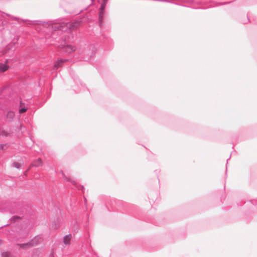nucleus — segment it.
I'll list each match as a JSON object with an SVG mask.
<instances>
[{"instance_id": "1", "label": "nucleus", "mask_w": 257, "mask_h": 257, "mask_svg": "<svg viewBox=\"0 0 257 257\" xmlns=\"http://www.w3.org/2000/svg\"><path fill=\"white\" fill-rule=\"evenodd\" d=\"M83 23V19H78L74 20L68 25L67 20L63 19L61 20H56L55 21H51L49 22H44L41 21H35V24L49 25L51 27V29L54 31L61 30L65 31L69 27L70 30H73L78 28Z\"/></svg>"}, {"instance_id": "2", "label": "nucleus", "mask_w": 257, "mask_h": 257, "mask_svg": "<svg viewBox=\"0 0 257 257\" xmlns=\"http://www.w3.org/2000/svg\"><path fill=\"white\" fill-rule=\"evenodd\" d=\"M108 0H102V2L100 5V7L99 8V26L100 28L102 27L104 13L106 5L108 2Z\"/></svg>"}, {"instance_id": "3", "label": "nucleus", "mask_w": 257, "mask_h": 257, "mask_svg": "<svg viewBox=\"0 0 257 257\" xmlns=\"http://www.w3.org/2000/svg\"><path fill=\"white\" fill-rule=\"evenodd\" d=\"M42 240V238L40 235H37L34 237L29 242L32 247L38 245Z\"/></svg>"}, {"instance_id": "4", "label": "nucleus", "mask_w": 257, "mask_h": 257, "mask_svg": "<svg viewBox=\"0 0 257 257\" xmlns=\"http://www.w3.org/2000/svg\"><path fill=\"white\" fill-rule=\"evenodd\" d=\"M76 50V48L71 45H64L62 46V51L67 53L70 54Z\"/></svg>"}, {"instance_id": "5", "label": "nucleus", "mask_w": 257, "mask_h": 257, "mask_svg": "<svg viewBox=\"0 0 257 257\" xmlns=\"http://www.w3.org/2000/svg\"><path fill=\"white\" fill-rule=\"evenodd\" d=\"M10 61V59H6L5 61V63L0 64V72L3 73L6 71L9 68L7 63Z\"/></svg>"}, {"instance_id": "6", "label": "nucleus", "mask_w": 257, "mask_h": 257, "mask_svg": "<svg viewBox=\"0 0 257 257\" xmlns=\"http://www.w3.org/2000/svg\"><path fill=\"white\" fill-rule=\"evenodd\" d=\"M14 46H12L11 44L7 46L5 49L3 51V54H6L9 53H11V54H13L15 48H14Z\"/></svg>"}, {"instance_id": "7", "label": "nucleus", "mask_w": 257, "mask_h": 257, "mask_svg": "<svg viewBox=\"0 0 257 257\" xmlns=\"http://www.w3.org/2000/svg\"><path fill=\"white\" fill-rule=\"evenodd\" d=\"M15 116V112L13 111L10 110L7 113L6 119L8 121L12 122L14 119Z\"/></svg>"}, {"instance_id": "8", "label": "nucleus", "mask_w": 257, "mask_h": 257, "mask_svg": "<svg viewBox=\"0 0 257 257\" xmlns=\"http://www.w3.org/2000/svg\"><path fill=\"white\" fill-rule=\"evenodd\" d=\"M67 61H68V59H63L61 58L58 59V60H57V61L56 62V63H55V64L54 65V68L56 69L59 68L60 67H61L62 66V65L65 62H66Z\"/></svg>"}, {"instance_id": "9", "label": "nucleus", "mask_w": 257, "mask_h": 257, "mask_svg": "<svg viewBox=\"0 0 257 257\" xmlns=\"http://www.w3.org/2000/svg\"><path fill=\"white\" fill-rule=\"evenodd\" d=\"M17 245L19 246L21 248L25 249L32 247L31 245L30 244L29 242L24 243H17Z\"/></svg>"}, {"instance_id": "10", "label": "nucleus", "mask_w": 257, "mask_h": 257, "mask_svg": "<svg viewBox=\"0 0 257 257\" xmlns=\"http://www.w3.org/2000/svg\"><path fill=\"white\" fill-rule=\"evenodd\" d=\"M43 164V162L42 160L40 158H39L34 161L33 163L31 165V166L33 167H39L42 166Z\"/></svg>"}, {"instance_id": "11", "label": "nucleus", "mask_w": 257, "mask_h": 257, "mask_svg": "<svg viewBox=\"0 0 257 257\" xmlns=\"http://www.w3.org/2000/svg\"><path fill=\"white\" fill-rule=\"evenodd\" d=\"M71 238V234L66 235L63 238V242L65 244L68 245L70 242V240Z\"/></svg>"}, {"instance_id": "12", "label": "nucleus", "mask_w": 257, "mask_h": 257, "mask_svg": "<svg viewBox=\"0 0 257 257\" xmlns=\"http://www.w3.org/2000/svg\"><path fill=\"white\" fill-rule=\"evenodd\" d=\"M21 217L18 215H14L10 218L11 223L16 222L18 220L20 219Z\"/></svg>"}, {"instance_id": "13", "label": "nucleus", "mask_w": 257, "mask_h": 257, "mask_svg": "<svg viewBox=\"0 0 257 257\" xmlns=\"http://www.w3.org/2000/svg\"><path fill=\"white\" fill-rule=\"evenodd\" d=\"M28 109V108L27 106H24V107L19 108V112L20 114L24 113L27 111Z\"/></svg>"}, {"instance_id": "14", "label": "nucleus", "mask_w": 257, "mask_h": 257, "mask_svg": "<svg viewBox=\"0 0 257 257\" xmlns=\"http://www.w3.org/2000/svg\"><path fill=\"white\" fill-rule=\"evenodd\" d=\"M0 135L3 137H9L10 136V134L5 130H1L0 131Z\"/></svg>"}, {"instance_id": "15", "label": "nucleus", "mask_w": 257, "mask_h": 257, "mask_svg": "<svg viewBox=\"0 0 257 257\" xmlns=\"http://www.w3.org/2000/svg\"><path fill=\"white\" fill-rule=\"evenodd\" d=\"M2 257H12L11 253L8 251H4L1 253Z\"/></svg>"}, {"instance_id": "16", "label": "nucleus", "mask_w": 257, "mask_h": 257, "mask_svg": "<svg viewBox=\"0 0 257 257\" xmlns=\"http://www.w3.org/2000/svg\"><path fill=\"white\" fill-rule=\"evenodd\" d=\"M64 179L66 181L70 182L74 185H76V182H75V181L71 179V178L65 177Z\"/></svg>"}, {"instance_id": "17", "label": "nucleus", "mask_w": 257, "mask_h": 257, "mask_svg": "<svg viewBox=\"0 0 257 257\" xmlns=\"http://www.w3.org/2000/svg\"><path fill=\"white\" fill-rule=\"evenodd\" d=\"M13 167L16 168L17 169H20L21 167V165L20 163L17 162H15L13 163Z\"/></svg>"}, {"instance_id": "18", "label": "nucleus", "mask_w": 257, "mask_h": 257, "mask_svg": "<svg viewBox=\"0 0 257 257\" xmlns=\"http://www.w3.org/2000/svg\"><path fill=\"white\" fill-rule=\"evenodd\" d=\"M5 15H6L7 16H10L9 14H6L5 13H3L0 11V21H2V19L4 17Z\"/></svg>"}, {"instance_id": "19", "label": "nucleus", "mask_w": 257, "mask_h": 257, "mask_svg": "<svg viewBox=\"0 0 257 257\" xmlns=\"http://www.w3.org/2000/svg\"><path fill=\"white\" fill-rule=\"evenodd\" d=\"M24 106H26V104L24 102H23L22 100H20V105H19V108H21L22 107H24Z\"/></svg>"}, {"instance_id": "20", "label": "nucleus", "mask_w": 257, "mask_h": 257, "mask_svg": "<svg viewBox=\"0 0 257 257\" xmlns=\"http://www.w3.org/2000/svg\"><path fill=\"white\" fill-rule=\"evenodd\" d=\"M5 146V144H0V151L4 150Z\"/></svg>"}, {"instance_id": "21", "label": "nucleus", "mask_w": 257, "mask_h": 257, "mask_svg": "<svg viewBox=\"0 0 257 257\" xmlns=\"http://www.w3.org/2000/svg\"><path fill=\"white\" fill-rule=\"evenodd\" d=\"M77 188H78V189H79V190L81 189L82 191H83V190H84V187H83V186H81V185L77 186Z\"/></svg>"}, {"instance_id": "22", "label": "nucleus", "mask_w": 257, "mask_h": 257, "mask_svg": "<svg viewBox=\"0 0 257 257\" xmlns=\"http://www.w3.org/2000/svg\"><path fill=\"white\" fill-rule=\"evenodd\" d=\"M251 203L253 205H257V200H252L251 201Z\"/></svg>"}, {"instance_id": "23", "label": "nucleus", "mask_w": 257, "mask_h": 257, "mask_svg": "<svg viewBox=\"0 0 257 257\" xmlns=\"http://www.w3.org/2000/svg\"><path fill=\"white\" fill-rule=\"evenodd\" d=\"M50 257H54V254L53 252L51 253Z\"/></svg>"}, {"instance_id": "24", "label": "nucleus", "mask_w": 257, "mask_h": 257, "mask_svg": "<svg viewBox=\"0 0 257 257\" xmlns=\"http://www.w3.org/2000/svg\"><path fill=\"white\" fill-rule=\"evenodd\" d=\"M228 3H224L221 4V5H225V4H228Z\"/></svg>"}, {"instance_id": "25", "label": "nucleus", "mask_w": 257, "mask_h": 257, "mask_svg": "<svg viewBox=\"0 0 257 257\" xmlns=\"http://www.w3.org/2000/svg\"><path fill=\"white\" fill-rule=\"evenodd\" d=\"M13 19H14V20H17V18L16 17H14V18H13Z\"/></svg>"}, {"instance_id": "26", "label": "nucleus", "mask_w": 257, "mask_h": 257, "mask_svg": "<svg viewBox=\"0 0 257 257\" xmlns=\"http://www.w3.org/2000/svg\"><path fill=\"white\" fill-rule=\"evenodd\" d=\"M89 60V58H88L87 59H86L84 58V60H85V61H87V60Z\"/></svg>"}]
</instances>
